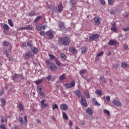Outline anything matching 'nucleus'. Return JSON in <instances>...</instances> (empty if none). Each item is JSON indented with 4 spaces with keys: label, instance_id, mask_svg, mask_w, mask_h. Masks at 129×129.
I'll return each mask as SVG.
<instances>
[{
    "label": "nucleus",
    "instance_id": "nucleus-38",
    "mask_svg": "<svg viewBox=\"0 0 129 129\" xmlns=\"http://www.w3.org/2000/svg\"><path fill=\"white\" fill-rule=\"evenodd\" d=\"M8 23H9L10 27H14V23L13 22V21L11 20V19L8 20Z\"/></svg>",
    "mask_w": 129,
    "mask_h": 129
},
{
    "label": "nucleus",
    "instance_id": "nucleus-36",
    "mask_svg": "<svg viewBox=\"0 0 129 129\" xmlns=\"http://www.w3.org/2000/svg\"><path fill=\"white\" fill-rule=\"evenodd\" d=\"M52 13H58V8L56 6H54L52 9Z\"/></svg>",
    "mask_w": 129,
    "mask_h": 129
},
{
    "label": "nucleus",
    "instance_id": "nucleus-44",
    "mask_svg": "<svg viewBox=\"0 0 129 129\" xmlns=\"http://www.w3.org/2000/svg\"><path fill=\"white\" fill-rule=\"evenodd\" d=\"M36 29L37 31H41V30H42V25L37 26Z\"/></svg>",
    "mask_w": 129,
    "mask_h": 129
},
{
    "label": "nucleus",
    "instance_id": "nucleus-52",
    "mask_svg": "<svg viewBox=\"0 0 129 129\" xmlns=\"http://www.w3.org/2000/svg\"><path fill=\"white\" fill-rule=\"evenodd\" d=\"M122 30L124 31V32H127V31H129V27H127L126 28H123Z\"/></svg>",
    "mask_w": 129,
    "mask_h": 129
},
{
    "label": "nucleus",
    "instance_id": "nucleus-41",
    "mask_svg": "<svg viewBox=\"0 0 129 129\" xmlns=\"http://www.w3.org/2000/svg\"><path fill=\"white\" fill-rule=\"evenodd\" d=\"M87 72V70L86 69L82 70L80 72V74L81 75L84 74V73H86Z\"/></svg>",
    "mask_w": 129,
    "mask_h": 129
},
{
    "label": "nucleus",
    "instance_id": "nucleus-59",
    "mask_svg": "<svg viewBox=\"0 0 129 129\" xmlns=\"http://www.w3.org/2000/svg\"><path fill=\"white\" fill-rule=\"evenodd\" d=\"M37 89L39 92L41 91V90H42V88H41V86H38L37 87Z\"/></svg>",
    "mask_w": 129,
    "mask_h": 129
},
{
    "label": "nucleus",
    "instance_id": "nucleus-21",
    "mask_svg": "<svg viewBox=\"0 0 129 129\" xmlns=\"http://www.w3.org/2000/svg\"><path fill=\"white\" fill-rule=\"evenodd\" d=\"M116 44V41L115 40H110L108 42V45L110 46H113V45H115Z\"/></svg>",
    "mask_w": 129,
    "mask_h": 129
},
{
    "label": "nucleus",
    "instance_id": "nucleus-35",
    "mask_svg": "<svg viewBox=\"0 0 129 129\" xmlns=\"http://www.w3.org/2000/svg\"><path fill=\"white\" fill-rule=\"evenodd\" d=\"M42 18H43V16H40L37 17V18H36L34 19V23H36V22H38V21H39V20L42 19Z\"/></svg>",
    "mask_w": 129,
    "mask_h": 129
},
{
    "label": "nucleus",
    "instance_id": "nucleus-2",
    "mask_svg": "<svg viewBox=\"0 0 129 129\" xmlns=\"http://www.w3.org/2000/svg\"><path fill=\"white\" fill-rule=\"evenodd\" d=\"M60 41L61 44H62V45H64V46H68L69 43L71 42L69 38L66 37H63L61 38Z\"/></svg>",
    "mask_w": 129,
    "mask_h": 129
},
{
    "label": "nucleus",
    "instance_id": "nucleus-5",
    "mask_svg": "<svg viewBox=\"0 0 129 129\" xmlns=\"http://www.w3.org/2000/svg\"><path fill=\"white\" fill-rule=\"evenodd\" d=\"M94 25L95 26H99V25H100V21H101V19H100V17L96 16L94 18Z\"/></svg>",
    "mask_w": 129,
    "mask_h": 129
},
{
    "label": "nucleus",
    "instance_id": "nucleus-54",
    "mask_svg": "<svg viewBox=\"0 0 129 129\" xmlns=\"http://www.w3.org/2000/svg\"><path fill=\"white\" fill-rule=\"evenodd\" d=\"M52 78V76L51 75H48L47 77H46V79L48 81H50V80H51V79Z\"/></svg>",
    "mask_w": 129,
    "mask_h": 129
},
{
    "label": "nucleus",
    "instance_id": "nucleus-48",
    "mask_svg": "<svg viewBox=\"0 0 129 129\" xmlns=\"http://www.w3.org/2000/svg\"><path fill=\"white\" fill-rule=\"evenodd\" d=\"M58 105H57V104H55L53 105V107H52V109L53 110H54L55 109H58Z\"/></svg>",
    "mask_w": 129,
    "mask_h": 129
},
{
    "label": "nucleus",
    "instance_id": "nucleus-9",
    "mask_svg": "<svg viewBox=\"0 0 129 129\" xmlns=\"http://www.w3.org/2000/svg\"><path fill=\"white\" fill-rule=\"evenodd\" d=\"M111 30L112 31V32H115L116 31H117V28H116V23L113 22L111 23Z\"/></svg>",
    "mask_w": 129,
    "mask_h": 129
},
{
    "label": "nucleus",
    "instance_id": "nucleus-62",
    "mask_svg": "<svg viewBox=\"0 0 129 129\" xmlns=\"http://www.w3.org/2000/svg\"><path fill=\"white\" fill-rule=\"evenodd\" d=\"M101 5H102L103 6H104L105 5V1H104V0H102L101 1Z\"/></svg>",
    "mask_w": 129,
    "mask_h": 129
},
{
    "label": "nucleus",
    "instance_id": "nucleus-15",
    "mask_svg": "<svg viewBox=\"0 0 129 129\" xmlns=\"http://www.w3.org/2000/svg\"><path fill=\"white\" fill-rule=\"evenodd\" d=\"M69 50L71 53H72V54L77 53V49L74 47H70Z\"/></svg>",
    "mask_w": 129,
    "mask_h": 129
},
{
    "label": "nucleus",
    "instance_id": "nucleus-20",
    "mask_svg": "<svg viewBox=\"0 0 129 129\" xmlns=\"http://www.w3.org/2000/svg\"><path fill=\"white\" fill-rule=\"evenodd\" d=\"M86 112L89 114V115H92V113H93V111L90 108H88L86 110Z\"/></svg>",
    "mask_w": 129,
    "mask_h": 129
},
{
    "label": "nucleus",
    "instance_id": "nucleus-8",
    "mask_svg": "<svg viewBox=\"0 0 129 129\" xmlns=\"http://www.w3.org/2000/svg\"><path fill=\"white\" fill-rule=\"evenodd\" d=\"M46 35L47 36V37H49V39H53V38H54V33L51 30L46 32Z\"/></svg>",
    "mask_w": 129,
    "mask_h": 129
},
{
    "label": "nucleus",
    "instance_id": "nucleus-40",
    "mask_svg": "<svg viewBox=\"0 0 129 129\" xmlns=\"http://www.w3.org/2000/svg\"><path fill=\"white\" fill-rule=\"evenodd\" d=\"M96 94L101 96V95H102V92H101L100 90H97L96 91Z\"/></svg>",
    "mask_w": 129,
    "mask_h": 129
},
{
    "label": "nucleus",
    "instance_id": "nucleus-39",
    "mask_svg": "<svg viewBox=\"0 0 129 129\" xmlns=\"http://www.w3.org/2000/svg\"><path fill=\"white\" fill-rule=\"evenodd\" d=\"M55 63L57 66H61V62L58 60V58H55Z\"/></svg>",
    "mask_w": 129,
    "mask_h": 129
},
{
    "label": "nucleus",
    "instance_id": "nucleus-53",
    "mask_svg": "<svg viewBox=\"0 0 129 129\" xmlns=\"http://www.w3.org/2000/svg\"><path fill=\"white\" fill-rule=\"evenodd\" d=\"M27 46H28V47H32L33 46V44H32V42H31V41L28 42Z\"/></svg>",
    "mask_w": 129,
    "mask_h": 129
},
{
    "label": "nucleus",
    "instance_id": "nucleus-16",
    "mask_svg": "<svg viewBox=\"0 0 129 129\" xmlns=\"http://www.w3.org/2000/svg\"><path fill=\"white\" fill-rule=\"evenodd\" d=\"M67 77V75H66V74H62L61 75L59 76V79L60 81H63V80H64V79H66Z\"/></svg>",
    "mask_w": 129,
    "mask_h": 129
},
{
    "label": "nucleus",
    "instance_id": "nucleus-37",
    "mask_svg": "<svg viewBox=\"0 0 129 129\" xmlns=\"http://www.w3.org/2000/svg\"><path fill=\"white\" fill-rule=\"evenodd\" d=\"M121 65V67L124 69L127 68V64L125 62H122Z\"/></svg>",
    "mask_w": 129,
    "mask_h": 129
},
{
    "label": "nucleus",
    "instance_id": "nucleus-55",
    "mask_svg": "<svg viewBox=\"0 0 129 129\" xmlns=\"http://www.w3.org/2000/svg\"><path fill=\"white\" fill-rule=\"evenodd\" d=\"M124 50H128V46L126 44L124 45Z\"/></svg>",
    "mask_w": 129,
    "mask_h": 129
},
{
    "label": "nucleus",
    "instance_id": "nucleus-26",
    "mask_svg": "<svg viewBox=\"0 0 129 129\" xmlns=\"http://www.w3.org/2000/svg\"><path fill=\"white\" fill-rule=\"evenodd\" d=\"M36 12L34 11H31L28 13V16H29V17H34V16H36Z\"/></svg>",
    "mask_w": 129,
    "mask_h": 129
},
{
    "label": "nucleus",
    "instance_id": "nucleus-63",
    "mask_svg": "<svg viewBox=\"0 0 129 129\" xmlns=\"http://www.w3.org/2000/svg\"><path fill=\"white\" fill-rule=\"evenodd\" d=\"M24 119L25 120V123H27V121L28 120V119H27V116H25L24 117Z\"/></svg>",
    "mask_w": 129,
    "mask_h": 129
},
{
    "label": "nucleus",
    "instance_id": "nucleus-29",
    "mask_svg": "<svg viewBox=\"0 0 129 129\" xmlns=\"http://www.w3.org/2000/svg\"><path fill=\"white\" fill-rule=\"evenodd\" d=\"M18 78H19V75L17 74H15L14 75H13L12 76L13 80H16V79H18Z\"/></svg>",
    "mask_w": 129,
    "mask_h": 129
},
{
    "label": "nucleus",
    "instance_id": "nucleus-61",
    "mask_svg": "<svg viewBox=\"0 0 129 129\" xmlns=\"http://www.w3.org/2000/svg\"><path fill=\"white\" fill-rule=\"evenodd\" d=\"M113 67H114V68H115L116 69H117V68H118V64L115 63L113 64Z\"/></svg>",
    "mask_w": 129,
    "mask_h": 129
},
{
    "label": "nucleus",
    "instance_id": "nucleus-3",
    "mask_svg": "<svg viewBox=\"0 0 129 129\" xmlns=\"http://www.w3.org/2000/svg\"><path fill=\"white\" fill-rule=\"evenodd\" d=\"M66 88H72V87H75V81L73 80L71 82V83H66L63 84Z\"/></svg>",
    "mask_w": 129,
    "mask_h": 129
},
{
    "label": "nucleus",
    "instance_id": "nucleus-33",
    "mask_svg": "<svg viewBox=\"0 0 129 129\" xmlns=\"http://www.w3.org/2000/svg\"><path fill=\"white\" fill-rule=\"evenodd\" d=\"M43 81V79H40L36 80L34 82V83H36L37 85H39V84H41L42 83V82Z\"/></svg>",
    "mask_w": 129,
    "mask_h": 129
},
{
    "label": "nucleus",
    "instance_id": "nucleus-10",
    "mask_svg": "<svg viewBox=\"0 0 129 129\" xmlns=\"http://www.w3.org/2000/svg\"><path fill=\"white\" fill-rule=\"evenodd\" d=\"M40 103L41 108H46V107H48V106H49L48 104H45V100H41Z\"/></svg>",
    "mask_w": 129,
    "mask_h": 129
},
{
    "label": "nucleus",
    "instance_id": "nucleus-27",
    "mask_svg": "<svg viewBox=\"0 0 129 129\" xmlns=\"http://www.w3.org/2000/svg\"><path fill=\"white\" fill-rule=\"evenodd\" d=\"M60 58L62 60H66V59H67V56H66V55H65L64 53H61Z\"/></svg>",
    "mask_w": 129,
    "mask_h": 129
},
{
    "label": "nucleus",
    "instance_id": "nucleus-19",
    "mask_svg": "<svg viewBox=\"0 0 129 129\" xmlns=\"http://www.w3.org/2000/svg\"><path fill=\"white\" fill-rule=\"evenodd\" d=\"M99 79L100 83H101V84H103V83H106L105 82V78H104V76H101Z\"/></svg>",
    "mask_w": 129,
    "mask_h": 129
},
{
    "label": "nucleus",
    "instance_id": "nucleus-34",
    "mask_svg": "<svg viewBox=\"0 0 129 129\" xmlns=\"http://www.w3.org/2000/svg\"><path fill=\"white\" fill-rule=\"evenodd\" d=\"M1 102L3 105V107H5V106H6V100H5V99H4V98H1Z\"/></svg>",
    "mask_w": 129,
    "mask_h": 129
},
{
    "label": "nucleus",
    "instance_id": "nucleus-23",
    "mask_svg": "<svg viewBox=\"0 0 129 129\" xmlns=\"http://www.w3.org/2000/svg\"><path fill=\"white\" fill-rule=\"evenodd\" d=\"M70 3H71V6H72V7H73V8H74L76 6V5H77L76 1L71 0Z\"/></svg>",
    "mask_w": 129,
    "mask_h": 129
},
{
    "label": "nucleus",
    "instance_id": "nucleus-58",
    "mask_svg": "<svg viewBox=\"0 0 129 129\" xmlns=\"http://www.w3.org/2000/svg\"><path fill=\"white\" fill-rule=\"evenodd\" d=\"M40 36H44V35H45V31H41L40 32Z\"/></svg>",
    "mask_w": 129,
    "mask_h": 129
},
{
    "label": "nucleus",
    "instance_id": "nucleus-47",
    "mask_svg": "<svg viewBox=\"0 0 129 129\" xmlns=\"http://www.w3.org/2000/svg\"><path fill=\"white\" fill-rule=\"evenodd\" d=\"M49 56L50 57V59H56V58H57V57H56L55 56H54L53 54H49Z\"/></svg>",
    "mask_w": 129,
    "mask_h": 129
},
{
    "label": "nucleus",
    "instance_id": "nucleus-14",
    "mask_svg": "<svg viewBox=\"0 0 129 129\" xmlns=\"http://www.w3.org/2000/svg\"><path fill=\"white\" fill-rule=\"evenodd\" d=\"M60 107L61 110H67V109H68V105L66 104H61Z\"/></svg>",
    "mask_w": 129,
    "mask_h": 129
},
{
    "label": "nucleus",
    "instance_id": "nucleus-57",
    "mask_svg": "<svg viewBox=\"0 0 129 129\" xmlns=\"http://www.w3.org/2000/svg\"><path fill=\"white\" fill-rule=\"evenodd\" d=\"M102 55H103V52H101L98 53L97 55V57H100V56H101Z\"/></svg>",
    "mask_w": 129,
    "mask_h": 129
},
{
    "label": "nucleus",
    "instance_id": "nucleus-64",
    "mask_svg": "<svg viewBox=\"0 0 129 129\" xmlns=\"http://www.w3.org/2000/svg\"><path fill=\"white\" fill-rule=\"evenodd\" d=\"M39 93H40L41 96H43V95H44V92H43V91H39Z\"/></svg>",
    "mask_w": 129,
    "mask_h": 129
},
{
    "label": "nucleus",
    "instance_id": "nucleus-32",
    "mask_svg": "<svg viewBox=\"0 0 129 129\" xmlns=\"http://www.w3.org/2000/svg\"><path fill=\"white\" fill-rule=\"evenodd\" d=\"M3 28L4 30H6V31H9V30H10V27L8 24H4Z\"/></svg>",
    "mask_w": 129,
    "mask_h": 129
},
{
    "label": "nucleus",
    "instance_id": "nucleus-1",
    "mask_svg": "<svg viewBox=\"0 0 129 129\" xmlns=\"http://www.w3.org/2000/svg\"><path fill=\"white\" fill-rule=\"evenodd\" d=\"M45 64H46V67L50 70L51 71H55L58 69L57 66L55 63H53L50 62V59H47L45 61Z\"/></svg>",
    "mask_w": 129,
    "mask_h": 129
},
{
    "label": "nucleus",
    "instance_id": "nucleus-56",
    "mask_svg": "<svg viewBox=\"0 0 129 129\" xmlns=\"http://www.w3.org/2000/svg\"><path fill=\"white\" fill-rule=\"evenodd\" d=\"M73 123H72V121L70 120L69 122V125L70 126V128H71V126H72Z\"/></svg>",
    "mask_w": 129,
    "mask_h": 129
},
{
    "label": "nucleus",
    "instance_id": "nucleus-31",
    "mask_svg": "<svg viewBox=\"0 0 129 129\" xmlns=\"http://www.w3.org/2000/svg\"><path fill=\"white\" fill-rule=\"evenodd\" d=\"M62 117L63 119H66V120H67L68 119V116H67V114L65 113V112H62Z\"/></svg>",
    "mask_w": 129,
    "mask_h": 129
},
{
    "label": "nucleus",
    "instance_id": "nucleus-42",
    "mask_svg": "<svg viewBox=\"0 0 129 129\" xmlns=\"http://www.w3.org/2000/svg\"><path fill=\"white\" fill-rule=\"evenodd\" d=\"M109 6H113V0H108Z\"/></svg>",
    "mask_w": 129,
    "mask_h": 129
},
{
    "label": "nucleus",
    "instance_id": "nucleus-22",
    "mask_svg": "<svg viewBox=\"0 0 129 129\" xmlns=\"http://www.w3.org/2000/svg\"><path fill=\"white\" fill-rule=\"evenodd\" d=\"M21 30H32L33 29V27L31 26V25H28L27 27H24L20 28Z\"/></svg>",
    "mask_w": 129,
    "mask_h": 129
},
{
    "label": "nucleus",
    "instance_id": "nucleus-6",
    "mask_svg": "<svg viewBox=\"0 0 129 129\" xmlns=\"http://www.w3.org/2000/svg\"><path fill=\"white\" fill-rule=\"evenodd\" d=\"M99 38V35L98 34H94L92 35L89 36V40L90 41H93L96 40Z\"/></svg>",
    "mask_w": 129,
    "mask_h": 129
},
{
    "label": "nucleus",
    "instance_id": "nucleus-12",
    "mask_svg": "<svg viewBox=\"0 0 129 129\" xmlns=\"http://www.w3.org/2000/svg\"><path fill=\"white\" fill-rule=\"evenodd\" d=\"M74 93H75L76 96H78V97H79V98L81 97L82 94H81V91H80V90H77L76 91H74Z\"/></svg>",
    "mask_w": 129,
    "mask_h": 129
},
{
    "label": "nucleus",
    "instance_id": "nucleus-18",
    "mask_svg": "<svg viewBox=\"0 0 129 129\" xmlns=\"http://www.w3.org/2000/svg\"><path fill=\"white\" fill-rule=\"evenodd\" d=\"M81 53L83 54H86V53H87V48H86V47L85 46L81 47Z\"/></svg>",
    "mask_w": 129,
    "mask_h": 129
},
{
    "label": "nucleus",
    "instance_id": "nucleus-13",
    "mask_svg": "<svg viewBox=\"0 0 129 129\" xmlns=\"http://www.w3.org/2000/svg\"><path fill=\"white\" fill-rule=\"evenodd\" d=\"M25 59H31L33 57V53L32 52L27 53L24 56Z\"/></svg>",
    "mask_w": 129,
    "mask_h": 129
},
{
    "label": "nucleus",
    "instance_id": "nucleus-17",
    "mask_svg": "<svg viewBox=\"0 0 129 129\" xmlns=\"http://www.w3.org/2000/svg\"><path fill=\"white\" fill-rule=\"evenodd\" d=\"M58 27H59L61 31H64V30L66 29L65 25H64V23L63 22H59Z\"/></svg>",
    "mask_w": 129,
    "mask_h": 129
},
{
    "label": "nucleus",
    "instance_id": "nucleus-24",
    "mask_svg": "<svg viewBox=\"0 0 129 129\" xmlns=\"http://www.w3.org/2000/svg\"><path fill=\"white\" fill-rule=\"evenodd\" d=\"M84 93L86 98H90V95L89 94V92H88V91H84Z\"/></svg>",
    "mask_w": 129,
    "mask_h": 129
},
{
    "label": "nucleus",
    "instance_id": "nucleus-50",
    "mask_svg": "<svg viewBox=\"0 0 129 129\" xmlns=\"http://www.w3.org/2000/svg\"><path fill=\"white\" fill-rule=\"evenodd\" d=\"M5 94V90H1L0 91V96H3Z\"/></svg>",
    "mask_w": 129,
    "mask_h": 129
},
{
    "label": "nucleus",
    "instance_id": "nucleus-30",
    "mask_svg": "<svg viewBox=\"0 0 129 129\" xmlns=\"http://www.w3.org/2000/svg\"><path fill=\"white\" fill-rule=\"evenodd\" d=\"M3 45L5 47H9V46H10V42L7 41H5L4 42H3Z\"/></svg>",
    "mask_w": 129,
    "mask_h": 129
},
{
    "label": "nucleus",
    "instance_id": "nucleus-28",
    "mask_svg": "<svg viewBox=\"0 0 129 129\" xmlns=\"http://www.w3.org/2000/svg\"><path fill=\"white\" fill-rule=\"evenodd\" d=\"M58 13H61L63 11V6L62 5H59L57 8Z\"/></svg>",
    "mask_w": 129,
    "mask_h": 129
},
{
    "label": "nucleus",
    "instance_id": "nucleus-51",
    "mask_svg": "<svg viewBox=\"0 0 129 129\" xmlns=\"http://www.w3.org/2000/svg\"><path fill=\"white\" fill-rule=\"evenodd\" d=\"M67 17H68V18H71V17H72V14L70 12H67Z\"/></svg>",
    "mask_w": 129,
    "mask_h": 129
},
{
    "label": "nucleus",
    "instance_id": "nucleus-4",
    "mask_svg": "<svg viewBox=\"0 0 129 129\" xmlns=\"http://www.w3.org/2000/svg\"><path fill=\"white\" fill-rule=\"evenodd\" d=\"M81 103L82 105H83V106H84L85 107H87V101H86V98H85V97H84V96H81Z\"/></svg>",
    "mask_w": 129,
    "mask_h": 129
},
{
    "label": "nucleus",
    "instance_id": "nucleus-49",
    "mask_svg": "<svg viewBox=\"0 0 129 129\" xmlns=\"http://www.w3.org/2000/svg\"><path fill=\"white\" fill-rule=\"evenodd\" d=\"M0 129H7V127H6V125L5 124L0 125Z\"/></svg>",
    "mask_w": 129,
    "mask_h": 129
},
{
    "label": "nucleus",
    "instance_id": "nucleus-25",
    "mask_svg": "<svg viewBox=\"0 0 129 129\" xmlns=\"http://www.w3.org/2000/svg\"><path fill=\"white\" fill-rule=\"evenodd\" d=\"M31 51L33 52V53H34V54H37L39 50L37 47H33L31 48Z\"/></svg>",
    "mask_w": 129,
    "mask_h": 129
},
{
    "label": "nucleus",
    "instance_id": "nucleus-43",
    "mask_svg": "<svg viewBox=\"0 0 129 129\" xmlns=\"http://www.w3.org/2000/svg\"><path fill=\"white\" fill-rule=\"evenodd\" d=\"M19 107L20 110L23 111L24 110V106L22 105V103H20L19 104Z\"/></svg>",
    "mask_w": 129,
    "mask_h": 129
},
{
    "label": "nucleus",
    "instance_id": "nucleus-11",
    "mask_svg": "<svg viewBox=\"0 0 129 129\" xmlns=\"http://www.w3.org/2000/svg\"><path fill=\"white\" fill-rule=\"evenodd\" d=\"M92 104H94V105H96V106H100V104L97 102V100L95 98H93L92 99Z\"/></svg>",
    "mask_w": 129,
    "mask_h": 129
},
{
    "label": "nucleus",
    "instance_id": "nucleus-7",
    "mask_svg": "<svg viewBox=\"0 0 129 129\" xmlns=\"http://www.w3.org/2000/svg\"><path fill=\"white\" fill-rule=\"evenodd\" d=\"M112 103L114 105H115V106H117L118 107L121 106V102H120V100H117L115 99L113 101H112Z\"/></svg>",
    "mask_w": 129,
    "mask_h": 129
},
{
    "label": "nucleus",
    "instance_id": "nucleus-46",
    "mask_svg": "<svg viewBox=\"0 0 129 129\" xmlns=\"http://www.w3.org/2000/svg\"><path fill=\"white\" fill-rule=\"evenodd\" d=\"M19 120L21 124H23V123H24V120L23 119V118H22L21 117L19 118Z\"/></svg>",
    "mask_w": 129,
    "mask_h": 129
},
{
    "label": "nucleus",
    "instance_id": "nucleus-60",
    "mask_svg": "<svg viewBox=\"0 0 129 129\" xmlns=\"http://www.w3.org/2000/svg\"><path fill=\"white\" fill-rule=\"evenodd\" d=\"M106 99L108 101H110V97L109 96H107L106 97Z\"/></svg>",
    "mask_w": 129,
    "mask_h": 129
},
{
    "label": "nucleus",
    "instance_id": "nucleus-45",
    "mask_svg": "<svg viewBox=\"0 0 129 129\" xmlns=\"http://www.w3.org/2000/svg\"><path fill=\"white\" fill-rule=\"evenodd\" d=\"M104 113H105L107 114V115H110V113H109V111L106 109H104L103 110Z\"/></svg>",
    "mask_w": 129,
    "mask_h": 129
}]
</instances>
